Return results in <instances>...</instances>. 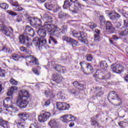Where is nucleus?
<instances>
[{
	"mask_svg": "<svg viewBox=\"0 0 128 128\" xmlns=\"http://www.w3.org/2000/svg\"><path fill=\"white\" fill-rule=\"evenodd\" d=\"M16 104L21 108H26L28 104L29 105V106H32L34 104V102L30 100V97L28 91L22 90L19 92Z\"/></svg>",
	"mask_w": 128,
	"mask_h": 128,
	"instance_id": "obj_1",
	"label": "nucleus"
},
{
	"mask_svg": "<svg viewBox=\"0 0 128 128\" xmlns=\"http://www.w3.org/2000/svg\"><path fill=\"white\" fill-rule=\"evenodd\" d=\"M80 8L82 4L78 0H66L63 5L64 10H69L74 14H78L81 10Z\"/></svg>",
	"mask_w": 128,
	"mask_h": 128,
	"instance_id": "obj_2",
	"label": "nucleus"
},
{
	"mask_svg": "<svg viewBox=\"0 0 128 128\" xmlns=\"http://www.w3.org/2000/svg\"><path fill=\"white\" fill-rule=\"evenodd\" d=\"M44 27L48 30L50 36H55L57 38H60L62 36L60 29L58 28V26L50 24V21L45 22Z\"/></svg>",
	"mask_w": 128,
	"mask_h": 128,
	"instance_id": "obj_3",
	"label": "nucleus"
},
{
	"mask_svg": "<svg viewBox=\"0 0 128 128\" xmlns=\"http://www.w3.org/2000/svg\"><path fill=\"white\" fill-rule=\"evenodd\" d=\"M20 118L16 120L14 122V124H17L18 128H24L26 125V122L24 120H28L30 118V114L26 113H21L18 114Z\"/></svg>",
	"mask_w": 128,
	"mask_h": 128,
	"instance_id": "obj_4",
	"label": "nucleus"
},
{
	"mask_svg": "<svg viewBox=\"0 0 128 128\" xmlns=\"http://www.w3.org/2000/svg\"><path fill=\"white\" fill-rule=\"evenodd\" d=\"M26 19L30 21V26L35 28H38V26H42V20L40 18L30 17L28 15H24Z\"/></svg>",
	"mask_w": 128,
	"mask_h": 128,
	"instance_id": "obj_5",
	"label": "nucleus"
},
{
	"mask_svg": "<svg viewBox=\"0 0 128 128\" xmlns=\"http://www.w3.org/2000/svg\"><path fill=\"white\" fill-rule=\"evenodd\" d=\"M80 64L81 66V70L84 72L86 74H90L94 70L92 64H87L84 62H80Z\"/></svg>",
	"mask_w": 128,
	"mask_h": 128,
	"instance_id": "obj_6",
	"label": "nucleus"
},
{
	"mask_svg": "<svg viewBox=\"0 0 128 128\" xmlns=\"http://www.w3.org/2000/svg\"><path fill=\"white\" fill-rule=\"evenodd\" d=\"M20 42L22 44H24L27 48H30L32 46L30 38L28 36L20 35L19 37Z\"/></svg>",
	"mask_w": 128,
	"mask_h": 128,
	"instance_id": "obj_7",
	"label": "nucleus"
},
{
	"mask_svg": "<svg viewBox=\"0 0 128 128\" xmlns=\"http://www.w3.org/2000/svg\"><path fill=\"white\" fill-rule=\"evenodd\" d=\"M108 96H112V100H116V102L117 103L114 104V106H118L122 104V99L114 91L111 92Z\"/></svg>",
	"mask_w": 128,
	"mask_h": 128,
	"instance_id": "obj_8",
	"label": "nucleus"
},
{
	"mask_svg": "<svg viewBox=\"0 0 128 128\" xmlns=\"http://www.w3.org/2000/svg\"><path fill=\"white\" fill-rule=\"evenodd\" d=\"M111 68L112 72H116V74H122L124 72V67L120 64H112L111 66Z\"/></svg>",
	"mask_w": 128,
	"mask_h": 128,
	"instance_id": "obj_9",
	"label": "nucleus"
},
{
	"mask_svg": "<svg viewBox=\"0 0 128 128\" xmlns=\"http://www.w3.org/2000/svg\"><path fill=\"white\" fill-rule=\"evenodd\" d=\"M36 46H38L40 50L42 48L48 50V48H50V46L46 44V40L44 38H40V40L38 42Z\"/></svg>",
	"mask_w": 128,
	"mask_h": 128,
	"instance_id": "obj_10",
	"label": "nucleus"
},
{
	"mask_svg": "<svg viewBox=\"0 0 128 128\" xmlns=\"http://www.w3.org/2000/svg\"><path fill=\"white\" fill-rule=\"evenodd\" d=\"M106 32L108 34H114L116 32V28L114 27V25L112 24V22L110 21H106Z\"/></svg>",
	"mask_w": 128,
	"mask_h": 128,
	"instance_id": "obj_11",
	"label": "nucleus"
},
{
	"mask_svg": "<svg viewBox=\"0 0 128 128\" xmlns=\"http://www.w3.org/2000/svg\"><path fill=\"white\" fill-rule=\"evenodd\" d=\"M56 108L59 110H68L70 108V104L64 102H58L56 104Z\"/></svg>",
	"mask_w": 128,
	"mask_h": 128,
	"instance_id": "obj_12",
	"label": "nucleus"
},
{
	"mask_svg": "<svg viewBox=\"0 0 128 128\" xmlns=\"http://www.w3.org/2000/svg\"><path fill=\"white\" fill-rule=\"evenodd\" d=\"M27 62H29L30 66H34V64L36 66H38V64H40L38 60V58H36L34 56H28L27 58Z\"/></svg>",
	"mask_w": 128,
	"mask_h": 128,
	"instance_id": "obj_13",
	"label": "nucleus"
},
{
	"mask_svg": "<svg viewBox=\"0 0 128 128\" xmlns=\"http://www.w3.org/2000/svg\"><path fill=\"white\" fill-rule=\"evenodd\" d=\"M62 40H65L68 44H72V46H78V41L69 36H64L62 37Z\"/></svg>",
	"mask_w": 128,
	"mask_h": 128,
	"instance_id": "obj_14",
	"label": "nucleus"
},
{
	"mask_svg": "<svg viewBox=\"0 0 128 128\" xmlns=\"http://www.w3.org/2000/svg\"><path fill=\"white\" fill-rule=\"evenodd\" d=\"M50 116V113H43L42 114H41L39 116L38 120L39 122H46L48 120V118Z\"/></svg>",
	"mask_w": 128,
	"mask_h": 128,
	"instance_id": "obj_15",
	"label": "nucleus"
},
{
	"mask_svg": "<svg viewBox=\"0 0 128 128\" xmlns=\"http://www.w3.org/2000/svg\"><path fill=\"white\" fill-rule=\"evenodd\" d=\"M48 126L51 128H60V122L56 119H52L50 120L48 123Z\"/></svg>",
	"mask_w": 128,
	"mask_h": 128,
	"instance_id": "obj_16",
	"label": "nucleus"
},
{
	"mask_svg": "<svg viewBox=\"0 0 128 128\" xmlns=\"http://www.w3.org/2000/svg\"><path fill=\"white\" fill-rule=\"evenodd\" d=\"M86 34L84 32H80L79 40L81 42H84V44H88V40H86Z\"/></svg>",
	"mask_w": 128,
	"mask_h": 128,
	"instance_id": "obj_17",
	"label": "nucleus"
},
{
	"mask_svg": "<svg viewBox=\"0 0 128 128\" xmlns=\"http://www.w3.org/2000/svg\"><path fill=\"white\" fill-rule=\"evenodd\" d=\"M108 14L112 20H118L120 18V15L116 12H109Z\"/></svg>",
	"mask_w": 128,
	"mask_h": 128,
	"instance_id": "obj_18",
	"label": "nucleus"
},
{
	"mask_svg": "<svg viewBox=\"0 0 128 128\" xmlns=\"http://www.w3.org/2000/svg\"><path fill=\"white\" fill-rule=\"evenodd\" d=\"M52 66L54 70H56L58 72L64 73L66 72V68L60 65H56L55 66L52 65Z\"/></svg>",
	"mask_w": 128,
	"mask_h": 128,
	"instance_id": "obj_19",
	"label": "nucleus"
},
{
	"mask_svg": "<svg viewBox=\"0 0 128 128\" xmlns=\"http://www.w3.org/2000/svg\"><path fill=\"white\" fill-rule=\"evenodd\" d=\"M48 32V30L44 27V25L42 26V28H40L38 30V34L40 36V38H44L46 36V32Z\"/></svg>",
	"mask_w": 128,
	"mask_h": 128,
	"instance_id": "obj_20",
	"label": "nucleus"
},
{
	"mask_svg": "<svg viewBox=\"0 0 128 128\" xmlns=\"http://www.w3.org/2000/svg\"><path fill=\"white\" fill-rule=\"evenodd\" d=\"M0 30H1L5 36H10V32L8 30V28H6V26L4 24L0 25Z\"/></svg>",
	"mask_w": 128,
	"mask_h": 128,
	"instance_id": "obj_21",
	"label": "nucleus"
},
{
	"mask_svg": "<svg viewBox=\"0 0 128 128\" xmlns=\"http://www.w3.org/2000/svg\"><path fill=\"white\" fill-rule=\"evenodd\" d=\"M61 118H63L65 122H72V118H74V120H76V117H74L73 116H72V114H66L63 116L61 117Z\"/></svg>",
	"mask_w": 128,
	"mask_h": 128,
	"instance_id": "obj_22",
	"label": "nucleus"
},
{
	"mask_svg": "<svg viewBox=\"0 0 128 128\" xmlns=\"http://www.w3.org/2000/svg\"><path fill=\"white\" fill-rule=\"evenodd\" d=\"M52 76L54 82H56L57 84H60L62 80V76L57 73L54 74Z\"/></svg>",
	"mask_w": 128,
	"mask_h": 128,
	"instance_id": "obj_23",
	"label": "nucleus"
},
{
	"mask_svg": "<svg viewBox=\"0 0 128 128\" xmlns=\"http://www.w3.org/2000/svg\"><path fill=\"white\" fill-rule=\"evenodd\" d=\"M25 32L28 34V36H34V34H36L34 29L29 26H26Z\"/></svg>",
	"mask_w": 128,
	"mask_h": 128,
	"instance_id": "obj_24",
	"label": "nucleus"
},
{
	"mask_svg": "<svg viewBox=\"0 0 128 128\" xmlns=\"http://www.w3.org/2000/svg\"><path fill=\"white\" fill-rule=\"evenodd\" d=\"M72 84H74L76 88H77L78 90H84V84L76 81L73 82Z\"/></svg>",
	"mask_w": 128,
	"mask_h": 128,
	"instance_id": "obj_25",
	"label": "nucleus"
},
{
	"mask_svg": "<svg viewBox=\"0 0 128 128\" xmlns=\"http://www.w3.org/2000/svg\"><path fill=\"white\" fill-rule=\"evenodd\" d=\"M94 40H100V30L98 28H95L94 31Z\"/></svg>",
	"mask_w": 128,
	"mask_h": 128,
	"instance_id": "obj_26",
	"label": "nucleus"
},
{
	"mask_svg": "<svg viewBox=\"0 0 128 128\" xmlns=\"http://www.w3.org/2000/svg\"><path fill=\"white\" fill-rule=\"evenodd\" d=\"M120 36H128V28L122 27L121 32L119 34Z\"/></svg>",
	"mask_w": 128,
	"mask_h": 128,
	"instance_id": "obj_27",
	"label": "nucleus"
},
{
	"mask_svg": "<svg viewBox=\"0 0 128 128\" xmlns=\"http://www.w3.org/2000/svg\"><path fill=\"white\" fill-rule=\"evenodd\" d=\"M91 126H94V128H100V125L98 122H96V118L94 117L92 118H91Z\"/></svg>",
	"mask_w": 128,
	"mask_h": 128,
	"instance_id": "obj_28",
	"label": "nucleus"
},
{
	"mask_svg": "<svg viewBox=\"0 0 128 128\" xmlns=\"http://www.w3.org/2000/svg\"><path fill=\"white\" fill-rule=\"evenodd\" d=\"M16 90H18V88L16 86H12V88L8 90L7 92L8 96H12V94L14 92V91Z\"/></svg>",
	"mask_w": 128,
	"mask_h": 128,
	"instance_id": "obj_29",
	"label": "nucleus"
},
{
	"mask_svg": "<svg viewBox=\"0 0 128 128\" xmlns=\"http://www.w3.org/2000/svg\"><path fill=\"white\" fill-rule=\"evenodd\" d=\"M100 68L102 70H106L108 68V63L106 61H102L100 62Z\"/></svg>",
	"mask_w": 128,
	"mask_h": 128,
	"instance_id": "obj_30",
	"label": "nucleus"
},
{
	"mask_svg": "<svg viewBox=\"0 0 128 128\" xmlns=\"http://www.w3.org/2000/svg\"><path fill=\"white\" fill-rule=\"evenodd\" d=\"M0 126L4 128H8V124L7 122L4 120L2 118L0 119Z\"/></svg>",
	"mask_w": 128,
	"mask_h": 128,
	"instance_id": "obj_31",
	"label": "nucleus"
},
{
	"mask_svg": "<svg viewBox=\"0 0 128 128\" xmlns=\"http://www.w3.org/2000/svg\"><path fill=\"white\" fill-rule=\"evenodd\" d=\"M44 94L46 98H54V94H52V92H50V90H45Z\"/></svg>",
	"mask_w": 128,
	"mask_h": 128,
	"instance_id": "obj_32",
	"label": "nucleus"
},
{
	"mask_svg": "<svg viewBox=\"0 0 128 128\" xmlns=\"http://www.w3.org/2000/svg\"><path fill=\"white\" fill-rule=\"evenodd\" d=\"M43 20H49L48 22H50V23L52 22V18L51 16L48 15V14H44L43 15Z\"/></svg>",
	"mask_w": 128,
	"mask_h": 128,
	"instance_id": "obj_33",
	"label": "nucleus"
},
{
	"mask_svg": "<svg viewBox=\"0 0 128 128\" xmlns=\"http://www.w3.org/2000/svg\"><path fill=\"white\" fill-rule=\"evenodd\" d=\"M44 6L47 10H53L54 8V6L52 4H48V3H45L44 4Z\"/></svg>",
	"mask_w": 128,
	"mask_h": 128,
	"instance_id": "obj_34",
	"label": "nucleus"
},
{
	"mask_svg": "<svg viewBox=\"0 0 128 128\" xmlns=\"http://www.w3.org/2000/svg\"><path fill=\"white\" fill-rule=\"evenodd\" d=\"M8 102H10V98H6L3 102L4 106V108H8Z\"/></svg>",
	"mask_w": 128,
	"mask_h": 128,
	"instance_id": "obj_35",
	"label": "nucleus"
},
{
	"mask_svg": "<svg viewBox=\"0 0 128 128\" xmlns=\"http://www.w3.org/2000/svg\"><path fill=\"white\" fill-rule=\"evenodd\" d=\"M52 42L54 44H58V41L56 40L54 38V37L50 36L48 40V44H50Z\"/></svg>",
	"mask_w": 128,
	"mask_h": 128,
	"instance_id": "obj_36",
	"label": "nucleus"
},
{
	"mask_svg": "<svg viewBox=\"0 0 128 128\" xmlns=\"http://www.w3.org/2000/svg\"><path fill=\"white\" fill-rule=\"evenodd\" d=\"M58 96L61 98L62 100H65L66 99V96H64V92H58L57 94Z\"/></svg>",
	"mask_w": 128,
	"mask_h": 128,
	"instance_id": "obj_37",
	"label": "nucleus"
},
{
	"mask_svg": "<svg viewBox=\"0 0 128 128\" xmlns=\"http://www.w3.org/2000/svg\"><path fill=\"white\" fill-rule=\"evenodd\" d=\"M68 16V14L66 13H64L63 12H60L58 13V18H66Z\"/></svg>",
	"mask_w": 128,
	"mask_h": 128,
	"instance_id": "obj_38",
	"label": "nucleus"
},
{
	"mask_svg": "<svg viewBox=\"0 0 128 128\" xmlns=\"http://www.w3.org/2000/svg\"><path fill=\"white\" fill-rule=\"evenodd\" d=\"M60 32L62 34H66V32H68V28L66 26H62L61 28L60 29Z\"/></svg>",
	"mask_w": 128,
	"mask_h": 128,
	"instance_id": "obj_39",
	"label": "nucleus"
},
{
	"mask_svg": "<svg viewBox=\"0 0 128 128\" xmlns=\"http://www.w3.org/2000/svg\"><path fill=\"white\" fill-rule=\"evenodd\" d=\"M72 36L74 38H78V40H80V32L78 33L76 32V31H72Z\"/></svg>",
	"mask_w": 128,
	"mask_h": 128,
	"instance_id": "obj_40",
	"label": "nucleus"
},
{
	"mask_svg": "<svg viewBox=\"0 0 128 128\" xmlns=\"http://www.w3.org/2000/svg\"><path fill=\"white\" fill-rule=\"evenodd\" d=\"M20 50L21 52H26V54H28L30 52H28V48H26L25 47L22 46L20 48Z\"/></svg>",
	"mask_w": 128,
	"mask_h": 128,
	"instance_id": "obj_41",
	"label": "nucleus"
},
{
	"mask_svg": "<svg viewBox=\"0 0 128 128\" xmlns=\"http://www.w3.org/2000/svg\"><path fill=\"white\" fill-rule=\"evenodd\" d=\"M0 7L3 10H7L8 8V5L6 3H2L0 4Z\"/></svg>",
	"mask_w": 128,
	"mask_h": 128,
	"instance_id": "obj_42",
	"label": "nucleus"
},
{
	"mask_svg": "<svg viewBox=\"0 0 128 128\" xmlns=\"http://www.w3.org/2000/svg\"><path fill=\"white\" fill-rule=\"evenodd\" d=\"M110 74L108 75V77H106L104 76H102V74L97 76V78H99L100 80H108V78H110Z\"/></svg>",
	"mask_w": 128,
	"mask_h": 128,
	"instance_id": "obj_43",
	"label": "nucleus"
},
{
	"mask_svg": "<svg viewBox=\"0 0 128 128\" xmlns=\"http://www.w3.org/2000/svg\"><path fill=\"white\" fill-rule=\"evenodd\" d=\"M90 28H92V30H94V28H96L98 26V25H96V24H94V22H90L88 24Z\"/></svg>",
	"mask_w": 128,
	"mask_h": 128,
	"instance_id": "obj_44",
	"label": "nucleus"
},
{
	"mask_svg": "<svg viewBox=\"0 0 128 128\" xmlns=\"http://www.w3.org/2000/svg\"><path fill=\"white\" fill-rule=\"evenodd\" d=\"M2 50V52H8V54H12V50H10V48H6V47H4Z\"/></svg>",
	"mask_w": 128,
	"mask_h": 128,
	"instance_id": "obj_45",
	"label": "nucleus"
},
{
	"mask_svg": "<svg viewBox=\"0 0 128 128\" xmlns=\"http://www.w3.org/2000/svg\"><path fill=\"white\" fill-rule=\"evenodd\" d=\"M6 12L10 14V16H18V14L16 13V12H14L10 10H7Z\"/></svg>",
	"mask_w": 128,
	"mask_h": 128,
	"instance_id": "obj_46",
	"label": "nucleus"
},
{
	"mask_svg": "<svg viewBox=\"0 0 128 128\" xmlns=\"http://www.w3.org/2000/svg\"><path fill=\"white\" fill-rule=\"evenodd\" d=\"M6 70L0 68V76L4 77L6 76Z\"/></svg>",
	"mask_w": 128,
	"mask_h": 128,
	"instance_id": "obj_47",
	"label": "nucleus"
},
{
	"mask_svg": "<svg viewBox=\"0 0 128 128\" xmlns=\"http://www.w3.org/2000/svg\"><path fill=\"white\" fill-rule=\"evenodd\" d=\"M10 84L13 86H16L18 84V81L14 80V78H12L10 80Z\"/></svg>",
	"mask_w": 128,
	"mask_h": 128,
	"instance_id": "obj_48",
	"label": "nucleus"
},
{
	"mask_svg": "<svg viewBox=\"0 0 128 128\" xmlns=\"http://www.w3.org/2000/svg\"><path fill=\"white\" fill-rule=\"evenodd\" d=\"M12 58L14 60H16V61L18 60V54H12Z\"/></svg>",
	"mask_w": 128,
	"mask_h": 128,
	"instance_id": "obj_49",
	"label": "nucleus"
},
{
	"mask_svg": "<svg viewBox=\"0 0 128 128\" xmlns=\"http://www.w3.org/2000/svg\"><path fill=\"white\" fill-rule=\"evenodd\" d=\"M40 40V38H38L36 37L33 39V42H35V44H36V46L38 44V42Z\"/></svg>",
	"mask_w": 128,
	"mask_h": 128,
	"instance_id": "obj_50",
	"label": "nucleus"
},
{
	"mask_svg": "<svg viewBox=\"0 0 128 128\" xmlns=\"http://www.w3.org/2000/svg\"><path fill=\"white\" fill-rule=\"evenodd\" d=\"M99 18L100 20V24H102V22H106V20H104V17L102 15L100 16Z\"/></svg>",
	"mask_w": 128,
	"mask_h": 128,
	"instance_id": "obj_51",
	"label": "nucleus"
},
{
	"mask_svg": "<svg viewBox=\"0 0 128 128\" xmlns=\"http://www.w3.org/2000/svg\"><path fill=\"white\" fill-rule=\"evenodd\" d=\"M12 6L18 8V6H20V4H18V3L17 2H14Z\"/></svg>",
	"mask_w": 128,
	"mask_h": 128,
	"instance_id": "obj_52",
	"label": "nucleus"
},
{
	"mask_svg": "<svg viewBox=\"0 0 128 128\" xmlns=\"http://www.w3.org/2000/svg\"><path fill=\"white\" fill-rule=\"evenodd\" d=\"M15 10H16V12H22V10H24V8L19 6L16 7Z\"/></svg>",
	"mask_w": 128,
	"mask_h": 128,
	"instance_id": "obj_53",
	"label": "nucleus"
},
{
	"mask_svg": "<svg viewBox=\"0 0 128 128\" xmlns=\"http://www.w3.org/2000/svg\"><path fill=\"white\" fill-rule=\"evenodd\" d=\"M86 60L88 62H92V56L90 54L88 55L87 56Z\"/></svg>",
	"mask_w": 128,
	"mask_h": 128,
	"instance_id": "obj_54",
	"label": "nucleus"
},
{
	"mask_svg": "<svg viewBox=\"0 0 128 128\" xmlns=\"http://www.w3.org/2000/svg\"><path fill=\"white\" fill-rule=\"evenodd\" d=\"M53 11L54 12H58V10H60V8L54 6V7L53 8Z\"/></svg>",
	"mask_w": 128,
	"mask_h": 128,
	"instance_id": "obj_55",
	"label": "nucleus"
},
{
	"mask_svg": "<svg viewBox=\"0 0 128 128\" xmlns=\"http://www.w3.org/2000/svg\"><path fill=\"white\" fill-rule=\"evenodd\" d=\"M119 12L124 16H126V14H128V13H126V12L124 10H120Z\"/></svg>",
	"mask_w": 128,
	"mask_h": 128,
	"instance_id": "obj_56",
	"label": "nucleus"
},
{
	"mask_svg": "<svg viewBox=\"0 0 128 128\" xmlns=\"http://www.w3.org/2000/svg\"><path fill=\"white\" fill-rule=\"evenodd\" d=\"M32 72H34V74H35L37 76H38L40 74V72H38V70L36 68H34V69H32Z\"/></svg>",
	"mask_w": 128,
	"mask_h": 128,
	"instance_id": "obj_57",
	"label": "nucleus"
},
{
	"mask_svg": "<svg viewBox=\"0 0 128 128\" xmlns=\"http://www.w3.org/2000/svg\"><path fill=\"white\" fill-rule=\"evenodd\" d=\"M29 128H40V126H38L36 124H32L29 127Z\"/></svg>",
	"mask_w": 128,
	"mask_h": 128,
	"instance_id": "obj_58",
	"label": "nucleus"
},
{
	"mask_svg": "<svg viewBox=\"0 0 128 128\" xmlns=\"http://www.w3.org/2000/svg\"><path fill=\"white\" fill-rule=\"evenodd\" d=\"M50 100H48L45 102L44 106H50Z\"/></svg>",
	"mask_w": 128,
	"mask_h": 128,
	"instance_id": "obj_59",
	"label": "nucleus"
},
{
	"mask_svg": "<svg viewBox=\"0 0 128 128\" xmlns=\"http://www.w3.org/2000/svg\"><path fill=\"white\" fill-rule=\"evenodd\" d=\"M22 18L20 16H17L16 18V22H22Z\"/></svg>",
	"mask_w": 128,
	"mask_h": 128,
	"instance_id": "obj_60",
	"label": "nucleus"
},
{
	"mask_svg": "<svg viewBox=\"0 0 128 128\" xmlns=\"http://www.w3.org/2000/svg\"><path fill=\"white\" fill-rule=\"evenodd\" d=\"M102 94H104V92L102 91H100L98 93H97L96 94V96H102Z\"/></svg>",
	"mask_w": 128,
	"mask_h": 128,
	"instance_id": "obj_61",
	"label": "nucleus"
},
{
	"mask_svg": "<svg viewBox=\"0 0 128 128\" xmlns=\"http://www.w3.org/2000/svg\"><path fill=\"white\" fill-rule=\"evenodd\" d=\"M112 40H120V38L116 36V35H113L112 36Z\"/></svg>",
	"mask_w": 128,
	"mask_h": 128,
	"instance_id": "obj_62",
	"label": "nucleus"
},
{
	"mask_svg": "<svg viewBox=\"0 0 128 128\" xmlns=\"http://www.w3.org/2000/svg\"><path fill=\"white\" fill-rule=\"evenodd\" d=\"M121 24H120V22H116L115 23V26L116 28H118L120 26Z\"/></svg>",
	"mask_w": 128,
	"mask_h": 128,
	"instance_id": "obj_63",
	"label": "nucleus"
},
{
	"mask_svg": "<svg viewBox=\"0 0 128 128\" xmlns=\"http://www.w3.org/2000/svg\"><path fill=\"white\" fill-rule=\"evenodd\" d=\"M70 92L71 94H76V90L74 89V88H72V89H70Z\"/></svg>",
	"mask_w": 128,
	"mask_h": 128,
	"instance_id": "obj_64",
	"label": "nucleus"
}]
</instances>
